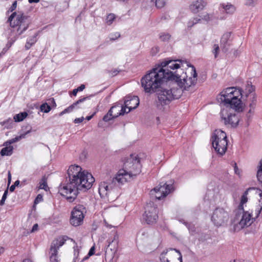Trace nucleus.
<instances>
[{
    "instance_id": "obj_24",
    "label": "nucleus",
    "mask_w": 262,
    "mask_h": 262,
    "mask_svg": "<svg viewBox=\"0 0 262 262\" xmlns=\"http://www.w3.org/2000/svg\"><path fill=\"white\" fill-rule=\"evenodd\" d=\"M39 34V32H36L32 36L27 39L25 45V49L26 50L30 49L31 47L34 45L37 41V37Z\"/></svg>"
},
{
    "instance_id": "obj_16",
    "label": "nucleus",
    "mask_w": 262,
    "mask_h": 262,
    "mask_svg": "<svg viewBox=\"0 0 262 262\" xmlns=\"http://www.w3.org/2000/svg\"><path fill=\"white\" fill-rule=\"evenodd\" d=\"M140 160L137 156H135L134 154H131L130 157L124 163V166L125 168L127 167L130 168V164H132L133 166H135L136 168H139V170L134 175H136L137 173H139L141 171L140 169Z\"/></svg>"
},
{
    "instance_id": "obj_15",
    "label": "nucleus",
    "mask_w": 262,
    "mask_h": 262,
    "mask_svg": "<svg viewBox=\"0 0 262 262\" xmlns=\"http://www.w3.org/2000/svg\"><path fill=\"white\" fill-rule=\"evenodd\" d=\"M139 97L137 96H127L124 99V104L129 112L136 108L139 105Z\"/></svg>"
},
{
    "instance_id": "obj_33",
    "label": "nucleus",
    "mask_w": 262,
    "mask_h": 262,
    "mask_svg": "<svg viewBox=\"0 0 262 262\" xmlns=\"http://www.w3.org/2000/svg\"><path fill=\"white\" fill-rule=\"evenodd\" d=\"M256 190V193H257L258 194V195L259 196V197L260 198V199L259 200V206L258 207V210H257V216L259 215V214L260 213L261 210H262V190L259 188H255V189H254Z\"/></svg>"
},
{
    "instance_id": "obj_58",
    "label": "nucleus",
    "mask_w": 262,
    "mask_h": 262,
    "mask_svg": "<svg viewBox=\"0 0 262 262\" xmlns=\"http://www.w3.org/2000/svg\"><path fill=\"white\" fill-rule=\"evenodd\" d=\"M120 70H118V69H115L114 70H112L111 71V74L112 76H114L117 75L119 72Z\"/></svg>"
},
{
    "instance_id": "obj_6",
    "label": "nucleus",
    "mask_w": 262,
    "mask_h": 262,
    "mask_svg": "<svg viewBox=\"0 0 262 262\" xmlns=\"http://www.w3.org/2000/svg\"><path fill=\"white\" fill-rule=\"evenodd\" d=\"M215 151L220 156L224 155L227 148V138L225 132L216 129L211 139Z\"/></svg>"
},
{
    "instance_id": "obj_43",
    "label": "nucleus",
    "mask_w": 262,
    "mask_h": 262,
    "mask_svg": "<svg viewBox=\"0 0 262 262\" xmlns=\"http://www.w3.org/2000/svg\"><path fill=\"white\" fill-rule=\"evenodd\" d=\"M8 192V189H7L6 190H5V191L3 195L2 198L0 202V205L3 206L4 205L5 202L7 197Z\"/></svg>"
},
{
    "instance_id": "obj_61",
    "label": "nucleus",
    "mask_w": 262,
    "mask_h": 262,
    "mask_svg": "<svg viewBox=\"0 0 262 262\" xmlns=\"http://www.w3.org/2000/svg\"><path fill=\"white\" fill-rule=\"evenodd\" d=\"M85 86L84 84H81L79 87H78L76 89L78 90V92L82 91L84 89Z\"/></svg>"
},
{
    "instance_id": "obj_18",
    "label": "nucleus",
    "mask_w": 262,
    "mask_h": 262,
    "mask_svg": "<svg viewBox=\"0 0 262 262\" xmlns=\"http://www.w3.org/2000/svg\"><path fill=\"white\" fill-rule=\"evenodd\" d=\"M69 239L70 238L67 235L59 236L52 242L50 249H53L56 250L58 251L59 248L63 245L66 241Z\"/></svg>"
},
{
    "instance_id": "obj_23",
    "label": "nucleus",
    "mask_w": 262,
    "mask_h": 262,
    "mask_svg": "<svg viewBox=\"0 0 262 262\" xmlns=\"http://www.w3.org/2000/svg\"><path fill=\"white\" fill-rule=\"evenodd\" d=\"M251 215L247 212H244L242 217L239 222V225L241 228H243L245 226H248L251 224L250 221L251 220Z\"/></svg>"
},
{
    "instance_id": "obj_8",
    "label": "nucleus",
    "mask_w": 262,
    "mask_h": 262,
    "mask_svg": "<svg viewBox=\"0 0 262 262\" xmlns=\"http://www.w3.org/2000/svg\"><path fill=\"white\" fill-rule=\"evenodd\" d=\"M118 192V187L114 186L112 181L109 183L102 182L99 185V193L101 198L114 199L117 198Z\"/></svg>"
},
{
    "instance_id": "obj_7",
    "label": "nucleus",
    "mask_w": 262,
    "mask_h": 262,
    "mask_svg": "<svg viewBox=\"0 0 262 262\" xmlns=\"http://www.w3.org/2000/svg\"><path fill=\"white\" fill-rule=\"evenodd\" d=\"M144 212L142 215L143 220L147 224H152L156 222L158 218V209L153 202L147 203L144 207Z\"/></svg>"
},
{
    "instance_id": "obj_54",
    "label": "nucleus",
    "mask_w": 262,
    "mask_h": 262,
    "mask_svg": "<svg viewBox=\"0 0 262 262\" xmlns=\"http://www.w3.org/2000/svg\"><path fill=\"white\" fill-rule=\"evenodd\" d=\"M248 201V198L247 196L242 195L241 197V206H242V204L246 203Z\"/></svg>"
},
{
    "instance_id": "obj_60",
    "label": "nucleus",
    "mask_w": 262,
    "mask_h": 262,
    "mask_svg": "<svg viewBox=\"0 0 262 262\" xmlns=\"http://www.w3.org/2000/svg\"><path fill=\"white\" fill-rule=\"evenodd\" d=\"M255 189V187H249L243 193V194L242 195H245V196H247V195L248 194V192L250 190H254Z\"/></svg>"
},
{
    "instance_id": "obj_17",
    "label": "nucleus",
    "mask_w": 262,
    "mask_h": 262,
    "mask_svg": "<svg viewBox=\"0 0 262 262\" xmlns=\"http://www.w3.org/2000/svg\"><path fill=\"white\" fill-rule=\"evenodd\" d=\"M231 33L227 32L223 34L221 39V47L223 52L226 53L230 47Z\"/></svg>"
},
{
    "instance_id": "obj_35",
    "label": "nucleus",
    "mask_w": 262,
    "mask_h": 262,
    "mask_svg": "<svg viewBox=\"0 0 262 262\" xmlns=\"http://www.w3.org/2000/svg\"><path fill=\"white\" fill-rule=\"evenodd\" d=\"M201 21V19L200 18H193L192 19H190L188 22L187 28L188 29H190L194 25L199 23Z\"/></svg>"
},
{
    "instance_id": "obj_40",
    "label": "nucleus",
    "mask_w": 262,
    "mask_h": 262,
    "mask_svg": "<svg viewBox=\"0 0 262 262\" xmlns=\"http://www.w3.org/2000/svg\"><path fill=\"white\" fill-rule=\"evenodd\" d=\"M39 188L40 189H42L45 190L46 191H47V189H48V187L47 185V180L45 177H43L41 181L39 183Z\"/></svg>"
},
{
    "instance_id": "obj_28",
    "label": "nucleus",
    "mask_w": 262,
    "mask_h": 262,
    "mask_svg": "<svg viewBox=\"0 0 262 262\" xmlns=\"http://www.w3.org/2000/svg\"><path fill=\"white\" fill-rule=\"evenodd\" d=\"M221 7L222 8L223 11H225L227 14H233L235 10V7L230 4H228L227 5L221 4Z\"/></svg>"
},
{
    "instance_id": "obj_30",
    "label": "nucleus",
    "mask_w": 262,
    "mask_h": 262,
    "mask_svg": "<svg viewBox=\"0 0 262 262\" xmlns=\"http://www.w3.org/2000/svg\"><path fill=\"white\" fill-rule=\"evenodd\" d=\"M120 107L119 105H115L113 106L110 110L108 111L107 113L103 117V120L105 122H107L111 120L112 119H113V117L114 116L113 115V110L117 107Z\"/></svg>"
},
{
    "instance_id": "obj_14",
    "label": "nucleus",
    "mask_w": 262,
    "mask_h": 262,
    "mask_svg": "<svg viewBox=\"0 0 262 262\" xmlns=\"http://www.w3.org/2000/svg\"><path fill=\"white\" fill-rule=\"evenodd\" d=\"M133 175L132 171L128 172L125 169H120L117 172L116 177L113 178L111 181L114 186L118 187L119 190L120 185H123L124 183L127 182L128 180L127 177L130 179L132 177Z\"/></svg>"
},
{
    "instance_id": "obj_59",
    "label": "nucleus",
    "mask_w": 262,
    "mask_h": 262,
    "mask_svg": "<svg viewBox=\"0 0 262 262\" xmlns=\"http://www.w3.org/2000/svg\"><path fill=\"white\" fill-rule=\"evenodd\" d=\"M173 250H174L177 253H178L179 254V257L178 258V260H180V262H182V255L180 250L177 249H173Z\"/></svg>"
},
{
    "instance_id": "obj_1",
    "label": "nucleus",
    "mask_w": 262,
    "mask_h": 262,
    "mask_svg": "<svg viewBox=\"0 0 262 262\" xmlns=\"http://www.w3.org/2000/svg\"><path fill=\"white\" fill-rule=\"evenodd\" d=\"M78 165H71L67 171L66 180L59 188L60 194L65 196L70 203L74 202L79 191L90 189L95 182L92 174L86 171H81Z\"/></svg>"
},
{
    "instance_id": "obj_41",
    "label": "nucleus",
    "mask_w": 262,
    "mask_h": 262,
    "mask_svg": "<svg viewBox=\"0 0 262 262\" xmlns=\"http://www.w3.org/2000/svg\"><path fill=\"white\" fill-rule=\"evenodd\" d=\"M180 221L187 227L189 231L193 232L195 231V226L192 223H188L184 221L182 222L181 220Z\"/></svg>"
},
{
    "instance_id": "obj_19",
    "label": "nucleus",
    "mask_w": 262,
    "mask_h": 262,
    "mask_svg": "<svg viewBox=\"0 0 262 262\" xmlns=\"http://www.w3.org/2000/svg\"><path fill=\"white\" fill-rule=\"evenodd\" d=\"M69 239L70 238L67 235L59 236L52 242L50 249H53L56 250L58 251L59 248L63 245L66 241Z\"/></svg>"
},
{
    "instance_id": "obj_34",
    "label": "nucleus",
    "mask_w": 262,
    "mask_h": 262,
    "mask_svg": "<svg viewBox=\"0 0 262 262\" xmlns=\"http://www.w3.org/2000/svg\"><path fill=\"white\" fill-rule=\"evenodd\" d=\"M171 37V35L168 33L161 32L159 34V38L161 41L163 42H167Z\"/></svg>"
},
{
    "instance_id": "obj_44",
    "label": "nucleus",
    "mask_w": 262,
    "mask_h": 262,
    "mask_svg": "<svg viewBox=\"0 0 262 262\" xmlns=\"http://www.w3.org/2000/svg\"><path fill=\"white\" fill-rule=\"evenodd\" d=\"M257 178L258 181L262 183V167H259V168L257 172Z\"/></svg>"
},
{
    "instance_id": "obj_63",
    "label": "nucleus",
    "mask_w": 262,
    "mask_h": 262,
    "mask_svg": "<svg viewBox=\"0 0 262 262\" xmlns=\"http://www.w3.org/2000/svg\"><path fill=\"white\" fill-rule=\"evenodd\" d=\"M38 226L37 224H34L32 228L31 232H33L38 229Z\"/></svg>"
},
{
    "instance_id": "obj_46",
    "label": "nucleus",
    "mask_w": 262,
    "mask_h": 262,
    "mask_svg": "<svg viewBox=\"0 0 262 262\" xmlns=\"http://www.w3.org/2000/svg\"><path fill=\"white\" fill-rule=\"evenodd\" d=\"M220 48L218 45L214 44L213 46V50L212 51L214 55L215 58H216L219 52Z\"/></svg>"
},
{
    "instance_id": "obj_48",
    "label": "nucleus",
    "mask_w": 262,
    "mask_h": 262,
    "mask_svg": "<svg viewBox=\"0 0 262 262\" xmlns=\"http://www.w3.org/2000/svg\"><path fill=\"white\" fill-rule=\"evenodd\" d=\"M16 39L17 37H16L11 38L10 40H8L7 43L6 44V46L10 48L13 44V43L15 42V41L16 40Z\"/></svg>"
},
{
    "instance_id": "obj_27",
    "label": "nucleus",
    "mask_w": 262,
    "mask_h": 262,
    "mask_svg": "<svg viewBox=\"0 0 262 262\" xmlns=\"http://www.w3.org/2000/svg\"><path fill=\"white\" fill-rule=\"evenodd\" d=\"M5 147L3 148L0 152L2 156H10L12 155L13 151V147L10 145L5 146Z\"/></svg>"
},
{
    "instance_id": "obj_2",
    "label": "nucleus",
    "mask_w": 262,
    "mask_h": 262,
    "mask_svg": "<svg viewBox=\"0 0 262 262\" xmlns=\"http://www.w3.org/2000/svg\"><path fill=\"white\" fill-rule=\"evenodd\" d=\"M181 62V60H172L166 58L157 67L160 71L163 72L164 76L168 81L176 82L180 86H184L186 89L190 85H195L197 81L198 74L195 68L193 65H187L192 68L191 76L188 79L186 73L182 69L173 72L170 70H177L180 68V64L176 61Z\"/></svg>"
},
{
    "instance_id": "obj_4",
    "label": "nucleus",
    "mask_w": 262,
    "mask_h": 262,
    "mask_svg": "<svg viewBox=\"0 0 262 262\" xmlns=\"http://www.w3.org/2000/svg\"><path fill=\"white\" fill-rule=\"evenodd\" d=\"M157 67L153 68L141 79V85L146 93H152L161 88L164 82L168 81L163 72Z\"/></svg>"
},
{
    "instance_id": "obj_26",
    "label": "nucleus",
    "mask_w": 262,
    "mask_h": 262,
    "mask_svg": "<svg viewBox=\"0 0 262 262\" xmlns=\"http://www.w3.org/2000/svg\"><path fill=\"white\" fill-rule=\"evenodd\" d=\"M255 86L252 84L251 81H247L246 85L245 91H244V95L245 99H246L249 95L252 92L255 91Z\"/></svg>"
},
{
    "instance_id": "obj_52",
    "label": "nucleus",
    "mask_w": 262,
    "mask_h": 262,
    "mask_svg": "<svg viewBox=\"0 0 262 262\" xmlns=\"http://www.w3.org/2000/svg\"><path fill=\"white\" fill-rule=\"evenodd\" d=\"M42 200H43L42 196L41 194H39L37 195L36 198H35V201H34V203L37 204L39 202L42 201Z\"/></svg>"
},
{
    "instance_id": "obj_3",
    "label": "nucleus",
    "mask_w": 262,
    "mask_h": 262,
    "mask_svg": "<svg viewBox=\"0 0 262 262\" xmlns=\"http://www.w3.org/2000/svg\"><path fill=\"white\" fill-rule=\"evenodd\" d=\"M238 112H242L245 106L244 91L240 88L229 87L220 93L217 100Z\"/></svg>"
},
{
    "instance_id": "obj_57",
    "label": "nucleus",
    "mask_w": 262,
    "mask_h": 262,
    "mask_svg": "<svg viewBox=\"0 0 262 262\" xmlns=\"http://www.w3.org/2000/svg\"><path fill=\"white\" fill-rule=\"evenodd\" d=\"M9 49V48L6 46V47L3 48L2 51L0 53V57L4 55L7 52Z\"/></svg>"
},
{
    "instance_id": "obj_36",
    "label": "nucleus",
    "mask_w": 262,
    "mask_h": 262,
    "mask_svg": "<svg viewBox=\"0 0 262 262\" xmlns=\"http://www.w3.org/2000/svg\"><path fill=\"white\" fill-rule=\"evenodd\" d=\"M13 123V120L11 118H9L6 120L1 122L0 124L4 126L5 127L10 128L12 127V124Z\"/></svg>"
},
{
    "instance_id": "obj_31",
    "label": "nucleus",
    "mask_w": 262,
    "mask_h": 262,
    "mask_svg": "<svg viewBox=\"0 0 262 262\" xmlns=\"http://www.w3.org/2000/svg\"><path fill=\"white\" fill-rule=\"evenodd\" d=\"M50 262H59L58 260V257L57 256L58 251L56 250L52 249H50Z\"/></svg>"
},
{
    "instance_id": "obj_55",
    "label": "nucleus",
    "mask_w": 262,
    "mask_h": 262,
    "mask_svg": "<svg viewBox=\"0 0 262 262\" xmlns=\"http://www.w3.org/2000/svg\"><path fill=\"white\" fill-rule=\"evenodd\" d=\"M95 246H93L90 249L89 252H88V254H89V256H92L94 254H95Z\"/></svg>"
},
{
    "instance_id": "obj_38",
    "label": "nucleus",
    "mask_w": 262,
    "mask_h": 262,
    "mask_svg": "<svg viewBox=\"0 0 262 262\" xmlns=\"http://www.w3.org/2000/svg\"><path fill=\"white\" fill-rule=\"evenodd\" d=\"M151 2L155 3L157 8H161L165 6L166 0H151Z\"/></svg>"
},
{
    "instance_id": "obj_51",
    "label": "nucleus",
    "mask_w": 262,
    "mask_h": 262,
    "mask_svg": "<svg viewBox=\"0 0 262 262\" xmlns=\"http://www.w3.org/2000/svg\"><path fill=\"white\" fill-rule=\"evenodd\" d=\"M120 36V34L118 32H116L113 34L111 35L110 37L111 40H115Z\"/></svg>"
},
{
    "instance_id": "obj_64",
    "label": "nucleus",
    "mask_w": 262,
    "mask_h": 262,
    "mask_svg": "<svg viewBox=\"0 0 262 262\" xmlns=\"http://www.w3.org/2000/svg\"><path fill=\"white\" fill-rule=\"evenodd\" d=\"M234 169L235 173L236 174H239V172L238 171V168L237 166L236 163H234Z\"/></svg>"
},
{
    "instance_id": "obj_11",
    "label": "nucleus",
    "mask_w": 262,
    "mask_h": 262,
    "mask_svg": "<svg viewBox=\"0 0 262 262\" xmlns=\"http://www.w3.org/2000/svg\"><path fill=\"white\" fill-rule=\"evenodd\" d=\"M220 115L222 121L227 127L235 128L238 125L239 119L235 114L228 113L227 110H223Z\"/></svg>"
},
{
    "instance_id": "obj_9",
    "label": "nucleus",
    "mask_w": 262,
    "mask_h": 262,
    "mask_svg": "<svg viewBox=\"0 0 262 262\" xmlns=\"http://www.w3.org/2000/svg\"><path fill=\"white\" fill-rule=\"evenodd\" d=\"M169 91L170 90L163 89L161 86L156 92L158 96L155 105L158 110H162L164 106L169 104L172 101Z\"/></svg>"
},
{
    "instance_id": "obj_20",
    "label": "nucleus",
    "mask_w": 262,
    "mask_h": 262,
    "mask_svg": "<svg viewBox=\"0 0 262 262\" xmlns=\"http://www.w3.org/2000/svg\"><path fill=\"white\" fill-rule=\"evenodd\" d=\"M206 3L203 0H196L190 5L189 8L193 13H196L202 10L206 6Z\"/></svg>"
},
{
    "instance_id": "obj_42",
    "label": "nucleus",
    "mask_w": 262,
    "mask_h": 262,
    "mask_svg": "<svg viewBox=\"0 0 262 262\" xmlns=\"http://www.w3.org/2000/svg\"><path fill=\"white\" fill-rule=\"evenodd\" d=\"M116 17L115 15L111 13L108 14L106 17V23L108 25H111L114 20H115Z\"/></svg>"
},
{
    "instance_id": "obj_32",
    "label": "nucleus",
    "mask_w": 262,
    "mask_h": 262,
    "mask_svg": "<svg viewBox=\"0 0 262 262\" xmlns=\"http://www.w3.org/2000/svg\"><path fill=\"white\" fill-rule=\"evenodd\" d=\"M28 116V114L26 112H21L15 115L14 116V120L15 122H20L25 119Z\"/></svg>"
},
{
    "instance_id": "obj_53",
    "label": "nucleus",
    "mask_w": 262,
    "mask_h": 262,
    "mask_svg": "<svg viewBox=\"0 0 262 262\" xmlns=\"http://www.w3.org/2000/svg\"><path fill=\"white\" fill-rule=\"evenodd\" d=\"M167 251H164L160 255V260L161 262H166L165 261V255L167 254Z\"/></svg>"
},
{
    "instance_id": "obj_56",
    "label": "nucleus",
    "mask_w": 262,
    "mask_h": 262,
    "mask_svg": "<svg viewBox=\"0 0 262 262\" xmlns=\"http://www.w3.org/2000/svg\"><path fill=\"white\" fill-rule=\"evenodd\" d=\"M83 120H84V118L83 117H80V118H77L74 120V122L75 123H80L82 122L83 121Z\"/></svg>"
},
{
    "instance_id": "obj_39",
    "label": "nucleus",
    "mask_w": 262,
    "mask_h": 262,
    "mask_svg": "<svg viewBox=\"0 0 262 262\" xmlns=\"http://www.w3.org/2000/svg\"><path fill=\"white\" fill-rule=\"evenodd\" d=\"M40 110L41 112L47 113L50 111L51 107L47 103H44L40 105Z\"/></svg>"
},
{
    "instance_id": "obj_12",
    "label": "nucleus",
    "mask_w": 262,
    "mask_h": 262,
    "mask_svg": "<svg viewBox=\"0 0 262 262\" xmlns=\"http://www.w3.org/2000/svg\"><path fill=\"white\" fill-rule=\"evenodd\" d=\"M229 219L228 212L222 208H216L213 212L211 221L216 226H221Z\"/></svg>"
},
{
    "instance_id": "obj_62",
    "label": "nucleus",
    "mask_w": 262,
    "mask_h": 262,
    "mask_svg": "<svg viewBox=\"0 0 262 262\" xmlns=\"http://www.w3.org/2000/svg\"><path fill=\"white\" fill-rule=\"evenodd\" d=\"M11 181V174L10 171L8 172V185H9Z\"/></svg>"
},
{
    "instance_id": "obj_13",
    "label": "nucleus",
    "mask_w": 262,
    "mask_h": 262,
    "mask_svg": "<svg viewBox=\"0 0 262 262\" xmlns=\"http://www.w3.org/2000/svg\"><path fill=\"white\" fill-rule=\"evenodd\" d=\"M173 185V181L172 180L165 183H160L158 186L152 189L151 192L152 193L153 191H157L158 193H160V195H158L157 199L161 200L174 190Z\"/></svg>"
},
{
    "instance_id": "obj_50",
    "label": "nucleus",
    "mask_w": 262,
    "mask_h": 262,
    "mask_svg": "<svg viewBox=\"0 0 262 262\" xmlns=\"http://www.w3.org/2000/svg\"><path fill=\"white\" fill-rule=\"evenodd\" d=\"M74 258L73 262H75V260H76V259H77L78 258V255H79V249H78L77 246L74 247Z\"/></svg>"
},
{
    "instance_id": "obj_45",
    "label": "nucleus",
    "mask_w": 262,
    "mask_h": 262,
    "mask_svg": "<svg viewBox=\"0 0 262 262\" xmlns=\"http://www.w3.org/2000/svg\"><path fill=\"white\" fill-rule=\"evenodd\" d=\"M258 0H246L245 5L248 6L254 7L257 2Z\"/></svg>"
},
{
    "instance_id": "obj_29",
    "label": "nucleus",
    "mask_w": 262,
    "mask_h": 262,
    "mask_svg": "<svg viewBox=\"0 0 262 262\" xmlns=\"http://www.w3.org/2000/svg\"><path fill=\"white\" fill-rule=\"evenodd\" d=\"M252 99L250 100V104H249V106H250V110L248 112V114L247 115V117L248 118H250V115H249V114H253V112H254V107H255V106L256 105V95H255V94L254 93L253 94H252Z\"/></svg>"
},
{
    "instance_id": "obj_5",
    "label": "nucleus",
    "mask_w": 262,
    "mask_h": 262,
    "mask_svg": "<svg viewBox=\"0 0 262 262\" xmlns=\"http://www.w3.org/2000/svg\"><path fill=\"white\" fill-rule=\"evenodd\" d=\"M8 21L10 23L11 27L14 28L18 26L17 29L16 35H20L25 31L31 23L30 17L21 12H13L9 17Z\"/></svg>"
},
{
    "instance_id": "obj_49",
    "label": "nucleus",
    "mask_w": 262,
    "mask_h": 262,
    "mask_svg": "<svg viewBox=\"0 0 262 262\" xmlns=\"http://www.w3.org/2000/svg\"><path fill=\"white\" fill-rule=\"evenodd\" d=\"M212 15L207 13L206 15H204L203 17H202V18L201 19V20L203 19L206 21H209V20L212 19Z\"/></svg>"
},
{
    "instance_id": "obj_21",
    "label": "nucleus",
    "mask_w": 262,
    "mask_h": 262,
    "mask_svg": "<svg viewBox=\"0 0 262 262\" xmlns=\"http://www.w3.org/2000/svg\"><path fill=\"white\" fill-rule=\"evenodd\" d=\"M178 85L179 86V89H170L169 94H170L171 97H172V100L179 99L182 96L184 91H188L190 87L191 86L190 85L186 89H184V86H180L178 84Z\"/></svg>"
},
{
    "instance_id": "obj_10",
    "label": "nucleus",
    "mask_w": 262,
    "mask_h": 262,
    "mask_svg": "<svg viewBox=\"0 0 262 262\" xmlns=\"http://www.w3.org/2000/svg\"><path fill=\"white\" fill-rule=\"evenodd\" d=\"M86 212L85 207L80 204L74 207L72 212L70 222L74 226H78L82 224L84 217V213Z\"/></svg>"
},
{
    "instance_id": "obj_47",
    "label": "nucleus",
    "mask_w": 262,
    "mask_h": 262,
    "mask_svg": "<svg viewBox=\"0 0 262 262\" xmlns=\"http://www.w3.org/2000/svg\"><path fill=\"white\" fill-rule=\"evenodd\" d=\"M16 7H17V1H15L13 3V4L11 5V6L9 8V9L8 10L7 12L8 13L12 12L16 8Z\"/></svg>"
},
{
    "instance_id": "obj_37",
    "label": "nucleus",
    "mask_w": 262,
    "mask_h": 262,
    "mask_svg": "<svg viewBox=\"0 0 262 262\" xmlns=\"http://www.w3.org/2000/svg\"><path fill=\"white\" fill-rule=\"evenodd\" d=\"M121 108L119 111V112L117 114L114 115V116L113 117V118H117L119 116L124 115L125 114H127L129 112L128 111V110L127 111H126V109L127 108V107L126 106H125V104L124 105H122L121 106Z\"/></svg>"
},
{
    "instance_id": "obj_22",
    "label": "nucleus",
    "mask_w": 262,
    "mask_h": 262,
    "mask_svg": "<svg viewBox=\"0 0 262 262\" xmlns=\"http://www.w3.org/2000/svg\"><path fill=\"white\" fill-rule=\"evenodd\" d=\"M92 96V95H90L86 97H84L82 98L79 99L76 102L68 107L67 108L64 110V111L66 113H70L73 111L74 108H83L84 107H82L80 106H78L80 103L85 102L87 100H90V98Z\"/></svg>"
},
{
    "instance_id": "obj_25",
    "label": "nucleus",
    "mask_w": 262,
    "mask_h": 262,
    "mask_svg": "<svg viewBox=\"0 0 262 262\" xmlns=\"http://www.w3.org/2000/svg\"><path fill=\"white\" fill-rule=\"evenodd\" d=\"M31 132V129L26 132L25 133H23V134H21L20 136H17L13 139H11L9 140H8L6 142H5L3 145L4 146H7V145H11V144H13L14 143H15L18 141H19L20 139H23V138H25L26 135H27L28 134L30 133Z\"/></svg>"
}]
</instances>
